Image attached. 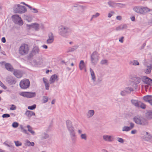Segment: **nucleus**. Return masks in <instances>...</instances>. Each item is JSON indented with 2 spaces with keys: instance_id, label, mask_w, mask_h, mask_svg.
I'll use <instances>...</instances> for the list:
<instances>
[{
  "instance_id": "1",
  "label": "nucleus",
  "mask_w": 152,
  "mask_h": 152,
  "mask_svg": "<svg viewBox=\"0 0 152 152\" xmlns=\"http://www.w3.org/2000/svg\"><path fill=\"white\" fill-rule=\"evenodd\" d=\"M133 120L137 124L142 126H147L148 124V121L146 119L139 115L134 117L133 118Z\"/></svg>"
},
{
  "instance_id": "2",
  "label": "nucleus",
  "mask_w": 152,
  "mask_h": 152,
  "mask_svg": "<svg viewBox=\"0 0 152 152\" xmlns=\"http://www.w3.org/2000/svg\"><path fill=\"white\" fill-rule=\"evenodd\" d=\"M133 10L137 13L142 15H145L151 11L147 7L143 6H135L133 8Z\"/></svg>"
},
{
  "instance_id": "3",
  "label": "nucleus",
  "mask_w": 152,
  "mask_h": 152,
  "mask_svg": "<svg viewBox=\"0 0 152 152\" xmlns=\"http://www.w3.org/2000/svg\"><path fill=\"white\" fill-rule=\"evenodd\" d=\"M14 12L15 13H23L27 11L26 8L24 6L19 4H16L13 8Z\"/></svg>"
},
{
  "instance_id": "4",
  "label": "nucleus",
  "mask_w": 152,
  "mask_h": 152,
  "mask_svg": "<svg viewBox=\"0 0 152 152\" xmlns=\"http://www.w3.org/2000/svg\"><path fill=\"white\" fill-rule=\"evenodd\" d=\"M29 51V48L27 44L21 45L19 49V53L22 55H25L27 54Z\"/></svg>"
},
{
  "instance_id": "5",
  "label": "nucleus",
  "mask_w": 152,
  "mask_h": 152,
  "mask_svg": "<svg viewBox=\"0 0 152 152\" xmlns=\"http://www.w3.org/2000/svg\"><path fill=\"white\" fill-rule=\"evenodd\" d=\"M11 18L12 21L15 24L20 26H22L23 24L22 19L18 15H13L12 16Z\"/></svg>"
},
{
  "instance_id": "6",
  "label": "nucleus",
  "mask_w": 152,
  "mask_h": 152,
  "mask_svg": "<svg viewBox=\"0 0 152 152\" xmlns=\"http://www.w3.org/2000/svg\"><path fill=\"white\" fill-rule=\"evenodd\" d=\"M59 31L61 35L65 37L69 33V28L66 26L61 25L59 27Z\"/></svg>"
},
{
  "instance_id": "7",
  "label": "nucleus",
  "mask_w": 152,
  "mask_h": 152,
  "mask_svg": "<svg viewBox=\"0 0 152 152\" xmlns=\"http://www.w3.org/2000/svg\"><path fill=\"white\" fill-rule=\"evenodd\" d=\"M134 127V124L132 122L128 121L126 124V126H124L122 128V131L128 132L132 129Z\"/></svg>"
},
{
  "instance_id": "8",
  "label": "nucleus",
  "mask_w": 152,
  "mask_h": 152,
  "mask_svg": "<svg viewBox=\"0 0 152 152\" xmlns=\"http://www.w3.org/2000/svg\"><path fill=\"white\" fill-rule=\"evenodd\" d=\"M30 82L28 79H25L20 81V87L23 89H26L29 86Z\"/></svg>"
},
{
  "instance_id": "9",
  "label": "nucleus",
  "mask_w": 152,
  "mask_h": 152,
  "mask_svg": "<svg viewBox=\"0 0 152 152\" xmlns=\"http://www.w3.org/2000/svg\"><path fill=\"white\" fill-rule=\"evenodd\" d=\"M49 131L48 129H47L45 131L42 132L40 135L39 136V138L41 140H46L50 137V136L48 133Z\"/></svg>"
},
{
  "instance_id": "10",
  "label": "nucleus",
  "mask_w": 152,
  "mask_h": 152,
  "mask_svg": "<svg viewBox=\"0 0 152 152\" xmlns=\"http://www.w3.org/2000/svg\"><path fill=\"white\" fill-rule=\"evenodd\" d=\"M91 62L94 64H96L99 60V56L97 53L96 51L94 52L91 56Z\"/></svg>"
},
{
  "instance_id": "11",
  "label": "nucleus",
  "mask_w": 152,
  "mask_h": 152,
  "mask_svg": "<svg viewBox=\"0 0 152 152\" xmlns=\"http://www.w3.org/2000/svg\"><path fill=\"white\" fill-rule=\"evenodd\" d=\"M20 95L23 96L28 98H31L34 97L36 96L35 92H22L20 93Z\"/></svg>"
},
{
  "instance_id": "12",
  "label": "nucleus",
  "mask_w": 152,
  "mask_h": 152,
  "mask_svg": "<svg viewBox=\"0 0 152 152\" xmlns=\"http://www.w3.org/2000/svg\"><path fill=\"white\" fill-rule=\"evenodd\" d=\"M142 81L148 85V87L149 86H152V80L147 77L143 76L142 77Z\"/></svg>"
},
{
  "instance_id": "13",
  "label": "nucleus",
  "mask_w": 152,
  "mask_h": 152,
  "mask_svg": "<svg viewBox=\"0 0 152 152\" xmlns=\"http://www.w3.org/2000/svg\"><path fill=\"white\" fill-rule=\"evenodd\" d=\"M39 48L38 47L35 46L32 49L31 52L29 54V57H31L34 56L38 54L39 52Z\"/></svg>"
},
{
  "instance_id": "14",
  "label": "nucleus",
  "mask_w": 152,
  "mask_h": 152,
  "mask_svg": "<svg viewBox=\"0 0 152 152\" xmlns=\"http://www.w3.org/2000/svg\"><path fill=\"white\" fill-rule=\"evenodd\" d=\"M69 132L70 137L73 141H74L76 139V136L75 132L74 129L73 127L68 129Z\"/></svg>"
},
{
  "instance_id": "15",
  "label": "nucleus",
  "mask_w": 152,
  "mask_h": 152,
  "mask_svg": "<svg viewBox=\"0 0 152 152\" xmlns=\"http://www.w3.org/2000/svg\"><path fill=\"white\" fill-rule=\"evenodd\" d=\"M58 78L57 75L56 74H54L52 75L50 77L49 80L50 83V84H52L55 82L58 81Z\"/></svg>"
},
{
  "instance_id": "16",
  "label": "nucleus",
  "mask_w": 152,
  "mask_h": 152,
  "mask_svg": "<svg viewBox=\"0 0 152 152\" xmlns=\"http://www.w3.org/2000/svg\"><path fill=\"white\" fill-rule=\"evenodd\" d=\"M137 87V84L135 83H134V84L133 86L132 87L131 86H128L125 88V89L126 90V92L128 94H129L130 93L131 91H133L134 90V88H135V89H136Z\"/></svg>"
},
{
  "instance_id": "17",
  "label": "nucleus",
  "mask_w": 152,
  "mask_h": 152,
  "mask_svg": "<svg viewBox=\"0 0 152 152\" xmlns=\"http://www.w3.org/2000/svg\"><path fill=\"white\" fill-rule=\"evenodd\" d=\"M48 38L46 41V42L48 44H50L53 43L54 41V36L52 32L48 34Z\"/></svg>"
},
{
  "instance_id": "18",
  "label": "nucleus",
  "mask_w": 152,
  "mask_h": 152,
  "mask_svg": "<svg viewBox=\"0 0 152 152\" xmlns=\"http://www.w3.org/2000/svg\"><path fill=\"white\" fill-rule=\"evenodd\" d=\"M95 114V111L93 110H90L88 111L86 113V115L88 119L91 118Z\"/></svg>"
},
{
  "instance_id": "19",
  "label": "nucleus",
  "mask_w": 152,
  "mask_h": 152,
  "mask_svg": "<svg viewBox=\"0 0 152 152\" xmlns=\"http://www.w3.org/2000/svg\"><path fill=\"white\" fill-rule=\"evenodd\" d=\"M42 59L41 58L38 57L35 59H33L31 61V63L34 65H37L40 64L42 62Z\"/></svg>"
},
{
  "instance_id": "20",
  "label": "nucleus",
  "mask_w": 152,
  "mask_h": 152,
  "mask_svg": "<svg viewBox=\"0 0 152 152\" xmlns=\"http://www.w3.org/2000/svg\"><path fill=\"white\" fill-rule=\"evenodd\" d=\"M152 69V67L151 65H146L145 66V68L143 71L145 73L149 74L151 72Z\"/></svg>"
},
{
  "instance_id": "21",
  "label": "nucleus",
  "mask_w": 152,
  "mask_h": 152,
  "mask_svg": "<svg viewBox=\"0 0 152 152\" xmlns=\"http://www.w3.org/2000/svg\"><path fill=\"white\" fill-rule=\"evenodd\" d=\"M13 74L18 78L21 77L22 76L21 72L19 70H15L14 71Z\"/></svg>"
},
{
  "instance_id": "22",
  "label": "nucleus",
  "mask_w": 152,
  "mask_h": 152,
  "mask_svg": "<svg viewBox=\"0 0 152 152\" xmlns=\"http://www.w3.org/2000/svg\"><path fill=\"white\" fill-rule=\"evenodd\" d=\"M7 81L10 85L15 84L16 82L15 79L11 77L7 78Z\"/></svg>"
},
{
  "instance_id": "23",
  "label": "nucleus",
  "mask_w": 152,
  "mask_h": 152,
  "mask_svg": "<svg viewBox=\"0 0 152 152\" xmlns=\"http://www.w3.org/2000/svg\"><path fill=\"white\" fill-rule=\"evenodd\" d=\"M90 71L91 77V79L93 80L94 83H95L96 78L95 73L93 70L91 68L90 69Z\"/></svg>"
},
{
  "instance_id": "24",
  "label": "nucleus",
  "mask_w": 152,
  "mask_h": 152,
  "mask_svg": "<svg viewBox=\"0 0 152 152\" xmlns=\"http://www.w3.org/2000/svg\"><path fill=\"white\" fill-rule=\"evenodd\" d=\"M152 138V136L148 133L146 132L145 134L143 136V138L145 141H148Z\"/></svg>"
},
{
  "instance_id": "25",
  "label": "nucleus",
  "mask_w": 152,
  "mask_h": 152,
  "mask_svg": "<svg viewBox=\"0 0 152 152\" xmlns=\"http://www.w3.org/2000/svg\"><path fill=\"white\" fill-rule=\"evenodd\" d=\"M131 102L132 104L135 107L138 108L139 107V103H140V101L137 100L132 99Z\"/></svg>"
},
{
  "instance_id": "26",
  "label": "nucleus",
  "mask_w": 152,
  "mask_h": 152,
  "mask_svg": "<svg viewBox=\"0 0 152 152\" xmlns=\"http://www.w3.org/2000/svg\"><path fill=\"white\" fill-rule=\"evenodd\" d=\"M43 81L45 84L46 89L47 90H49L50 85L48 79L46 78H43Z\"/></svg>"
},
{
  "instance_id": "27",
  "label": "nucleus",
  "mask_w": 152,
  "mask_h": 152,
  "mask_svg": "<svg viewBox=\"0 0 152 152\" xmlns=\"http://www.w3.org/2000/svg\"><path fill=\"white\" fill-rule=\"evenodd\" d=\"M127 25L125 24L124 25H121L120 26L117 27L115 29L116 31H118L120 30H122L124 29H126L127 28Z\"/></svg>"
},
{
  "instance_id": "28",
  "label": "nucleus",
  "mask_w": 152,
  "mask_h": 152,
  "mask_svg": "<svg viewBox=\"0 0 152 152\" xmlns=\"http://www.w3.org/2000/svg\"><path fill=\"white\" fill-rule=\"evenodd\" d=\"M5 67L6 69L10 71H12L13 68L12 65L9 63H6L5 64Z\"/></svg>"
},
{
  "instance_id": "29",
  "label": "nucleus",
  "mask_w": 152,
  "mask_h": 152,
  "mask_svg": "<svg viewBox=\"0 0 152 152\" xmlns=\"http://www.w3.org/2000/svg\"><path fill=\"white\" fill-rule=\"evenodd\" d=\"M152 99V96L148 95L143 97L144 100L146 102H148L149 103Z\"/></svg>"
},
{
  "instance_id": "30",
  "label": "nucleus",
  "mask_w": 152,
  "mask_h": 152,
  "mask_svg": "<svg viewBox=\"0 0 152 152\" xmlns=\"http://www.w3.org/2000/svg\"><path fill=\"white\" fill-rule=\"evenodd\" d=\"M79 66L80 69L81 70L86 68V65L84 64L83 61L81 60L80 61Z\"/></svg>"
},
{
  "instance_id": "31",
  "label": "nucleus",
  "mask_w": 152,
  "mask_h": 152,
  "mask_svg": "<svg viewBox=\"0 0 152 152\" xmlns=\"http://www.w3.org/2000/svg\"><path fill=\"white\" fill-rule=\"evenodd\" d=\"M25 145L28 146H33L34 145V143L33 142H30L28 140H27L25 141Z\"/></svg>"
},
{
  "instance_id": "32",
  "label": "nucleus",
  "mask_w": 152,
  "mask_h": 152,
  "mask_svg": "<svg viewBox=\"0 0 152 152\" xmlns=\"http://www.w3.org/2000/svg\"><path fill=\"white\" fill-rule=\"evenodd\" d=\"M25 114L29 118H30L32 115H35L34 113L29 110L27 111L25 113Z\"/></svg>"
},
{
  "instance_id": "33",
  "label": "nucleus",
  "mask_w": 152,
  "mask_h": 152,
  "mask_svg": "<svg viewBox=\"0 0 152 152\" xmlns=\"http://www.w3.org/2000/svg\"><path fill=\"white\" fill-rule=\"evenodd\" d=\"M78 46L77 45H76L70 48L67 51V53L70 52H73L78 48Z\"/></svg>"
},
{
  "instance_id": "34",
  "label": "nucleus",
  "mask_w": 152,
  "mask_h": 152,
  "mask_svg": "<svg viewBox=\"0 0 152 152\" xmlns=\"http://www.w3.org/2000/svg\"><path fill=\"white\" fill-rule=\"evenodd\" d=\"M32 28H34L35 31H38L39 29V25L37 23H32Z\"/></svg>"
},
{
  "instance_id": "35",
  "label": "nucleus",
  "mask_w": 152,
  "mask_h": 152,
  "mask_svg": "<svg viewBox=\"0 0 152 152\" xmlns=\"http://www.w3.org/2000/svg\"><path fill=\"white\" fill-rule=\"evenodd\" d=\"M112 136L109 135H104L103 136V139L106 141H111V138Z\"/></svg>"
},
{
  "instance_id": "36",
  "label": "nucleus",
  "mask_w": 152,
  "mask_h": 152,
  "mask_svg": "<svg viewBox=\"0 0 152 152\" xmlns=\"http://www.w3.org/2000/svg\"><path fill=\"white\" fill-rule=\"evenodd\" d=\"M108 4L109 6L112 7H115L117 4L115 3V2L111 1H109L108 2Z\"/></svg>"
},
{
  "instance_id": "37",
  "label": "nucleus",
  "mask_w": 152,
  "mask_h": 152,
  "mask_svg": "<svg viewBox=\"0 0 152 152\" xmlns=\"http://www.w3.org/2000/svg\"><path fill=\"white\" fill-rule=\"evenodd\" d=\"M80 137L82 140H84L85 141H86L87 140V134L85 133L81 134L80 135Z\"/></svg>"
},
{
  "instance_id": "38",
  "label": "nucleus",
  "mask_w": 152,
  "mask_h": 152,
  "mask_svg": "<svg viewBox=\"0 0 152 152\" xmlns=\"http://www.w3.org/2000/svg\"><path fill=\"white\" fill-rule=\"evenodd\" d=\"M100 64L102 65H107L108 64V61L107 59H103L101 61Z\"/></svg>"
},
{
  "instance_id": "39",
  "label": "nucleus",
  "mask_w": 152,
  "mask_h": 152,
  "mask_svg": "<svg viewBox=\"0 0 152 152\" xmlns=\"http://www.w3.org/2000/svg\"><path fill=\"white\" fill-rule=\"evenodd\" d=\"M27 128L28 129V131L30 132L32 134L34 135L35 134L34 131L32 130V127L29 125L27 126Z\"/></svg>"
},
{
  "instance_id": "40",
  "label": "nucleus",
  "mask_w": 152,
  "mask_h": 152,
  "mask_svg": "<svg viewBox=\"0 0 152 152\" xmlns=\"http://www.w3.org/2000/svg\"><path fill=\"white\" fill-rule=\"evenodd\" d=\"M67 129L73 127L72 124L71 122L69 120H67L66 121Z\"/></svg>"
},
{
  "instance_id": "41",
  "label": "nucleus",
  "mask_w": 152,
  "mask_h": 152,
  "mask_svg": "<svg viewBox=\"0 0 152 152\" xmlns=\"http://www.w3.org/2000/svg\"><path fill=\"white\" fill-rule=\"evenodd\" d=\"M147 117L148 119L152 118V111H149L147 112L146 114Z\"/></svg>"
},
{
  "instance_id": "42",
  "label": "nucleus",
  "mask_w": 152,
  "mask_h": 152,
  "mask_svg": "<svg viewBox=\"0 0 152 152\" xmlns=\"http://www.w3.org/2000/svg\"><path fill=\"white\" fill-rule=\"evenodd\" d=\"M14 142L16 146L17 147L20 146L22 145V143L19 141H15Z\"/></svg>"
},
{
  "instance_id": "43",
  "label": "nucleus",
  "mask_w": 152,
  "mask_h": 152,
  "mask_svg": "<svg viewBox=\"0 0 152 152\" xmlns=\"http://www.w3.org/2000/svg\"><path fill=\"white\" fill-rule=\"evenodd\" d=\"M140 107L142 109H145L146 107L145 104L140 102V103H139V107Z\"/></svg>"
},
{
  "instance_id": "44",
  "label": "nucleus",
  "mask_w": 152,
  "mask_h": 152,
  "mask_svg": "<svg viewBox=\"0 0 152 152\" xmlns=\"http://www.w3.org/2000/svg\"><path fill=\"white\" fill-rule=\"evenodd\" d=\"M133 80L136 82L137 83H140V78L138 77H134Z\"/></svg>"
},
{
  "instance_id": "45",
  "label": "nucleus",
  "mask_w": 152,
  "mask_h": 152,
  "mask_svg": "<svg viewBox=\"0 0 152 152\" xmlns=\"http://www.w3.org/2000/svg\"><path fill=\"white\" fill-rule=\"evenodd\" d=\"M42 100L43 102L44 103L47 102L48 100V97L45 96H43L42 97Z\"/></svg>"
},
{
  "instance_id": "46",
  "label": "nucleus",
  "mask_w": 152,
  "mask_h": 152,
  "mask_svg": "<svg viewBox=\"0 0 152 152\" xmlns=\"http://www.w3.org/2000/svg\"><path fill=\"white\" fill-rule=\"evenodd\" d=\"M128 94L126 92V90L125 89L123 91H122L120 93V94L122 96H125L126 95V94Z\"/></svg>"
},
{
  "instance_id": "47",
  "label": "nucleus",
  "mask_w": 152,
  "mask_h": 152,
  "mask_svg": "<svg viewBox=\"0 0 152 152\" xmlns=\"http://www.w3.org/2000/svg\"><path fill=\"white\" fill-rule=\"evenodd\" d=\"M36 105L34 104L33 105L28 106V108L29 110H33L36 108Z\"/></svg>"
},
{
  "instance_id": "48",
  "label": "nucleus",
  "mask_w": 152,
  "mask_h": 152,
  "mask_svg": "<svg viewBox=\"0 0 152 152\" xmlns=\"http://www.w3.org/2000/svg\"><path fill=\"white\" fill-rule=\"evenodd\" d=\"M117 140L118 142L121 143H123L124 142V139L120 137L117 138Z\"/></svg>"
},
{
  "instance_id": "49",
  "label": "nucleus",
  "mask_w": 152,
  "mask_h": 152,
  "mask_svg": "<svg viewBox=\"0 0 152 152\" xmlns=\"http://www.w3.org/2000/svg\"><path fill=\"white\" fill-rule=\"evenodd\" d=\"M73 7H77L78 9H83V6L78 5L77 4H75Z\"/></svg>"
},
{
  "instance_id": "50",
  "label": "nucleus",
  "mask_w": 152,
  "mask_h": 152,
  "mask_svg": "<svg viewBox=\"0 0 152 152\" xmlns=\"http://www.w3.org/2000/svg\"><path fill=\"white\" fill-rule=\"evenodd\" d=\"M19 124L16 122H13L12 125V126L14 128H16L18 126Z\"/></svg>"
},
{
  "instance_id": "51",
  "label": "nucleus",
  "mask_w": 152,
  "mask_h": 152,
  "mask_svg": "<svg viewBox=\"0 0 152 152\" xmlns=\"http://www.w3.org/2000/svg\"><path fill=\"white\" fill-rule=\"evenodd\" d=\"M11 107L10 108V110H15L16 109V107L14 104H12L11 105Z\"/></svg>"
},
{
  "instance_id": "52",
  "label": "nucleus",
  "mask_w": 152,
  "mask_h": 152,
  "mask_svg": "<svg viewBox=\"0 0 152 152\" xmlns=\"http://www.w3.org/2000/svg\"><path fill=\"white\" fill-rule=\"evenodd\" d=\"M102 80V79L101 78H99L98 79L97 82L95 81V83H94L95 84H97L100 83Z\"/></svg>"
},
{
  "instance_id": "53",
  "label": "nucleus",
  "mask_w": 152,
  "mask_h": 152,
  "mask_svg": "<svg viewBox=\"0 0 152 152\" xmlns=\"http://www.w3.org/2000/svg\"><path fill=\"white\" fill-rule=\"evenodd\" d=\"M133 65L134 66H138L139 65V63L137 60H133Z\"/></svg>"
},
{
  "instance_id": "54",
  "label": "nucleus",
  "mask_w": 152,
  "mask_h": 152,
  "mask_svg": "<svg viewBox=\"0 0 152 152\" xmlns=\"http://www.w3.org/2000/svg\"><path fill=\"white\" fill-rule=\"evenodd\" d=\"M99 14L98 13H96L95 15H93L92 16V17L91 19L93 18H96L99 15Z\"/></svg>"
},
{
  "instance_id": "55",
  "label": "nucleus",
  "mask_w": 152,
  "mask_h": 152,
  "mask_svg": "<svg viewBox=\"0 0 152 152\" xmlns=\"http://www.w3.org/2000/svg\"><path fill=\"white\" fill-rule=\"evenodd\" d=\"M0 86L4 89H7V87L0 81Z\"/></svg>"
},
{
  "instance_id": "56",
  "label": "nucleus",
  "mask_w": 152,
  "mask_h": 152,
  "mask_svg": "<svg viewBox=\"0 0 152 152\" xmlns=\"http://www.w3.org/2000/svg\"><path fill=\"white\" fill-rule=\"evenodd\" d=\"M2 117L3 118H8L10 117V115L8 114H4L2 115Z\"/></svg>"
},
{
  "instance_id": "57",
  "label": "nucleus",
  "mask_w": 152,
  "mask_h": 152,
  "mask_svg": "<svg viewBox=\"0 0 152 152\" xmlns=\"http://www.w3.org/2000/svg\"><path fill=\"white\" fill-rule=\"evenodd\" d=\"M124 37H121V38H119V42L121 43H123L124 42Z\"/></svg>"
},
{
  "instance_id": "58",
  "label": "nucleus",
  "mask_w": 152,
  "mask_h": 152,
  "mask_svg": "<svg viewBox=\"0 0 152 152\" xmlns=\"http://www.w3.org/2000/svg\"><path fill=\"white\" fill-rule=\"evenodd\" d=\"M137 132V131L136 129H133L131 131V133L132 134H135Z\"/></svg>"
},
{
  "instance_id": "59",
  "label": "nucleus",
  "mask_w": 152,
  "mask_h": 152,
  "mask_svg": "<svg viewBox=\"0 0 152 152\" xmlns=\"http://www.w3.org/2000/svg\"><path fill=\"white\" fill-rule=\"evenodd\" d=\"M118 4L116 5V6L120 7H122L124 6H125V5L121 3H117Z\"/></svg>"
},
{
  "instance_id": "60",
  "label": "nucleus",
  "mask_w": 152,
  "mask_h": 152,
  "mask_svg": "<svg viewBox=\"0 0 152 152\" xmlns=\"http://www.w3.org/2000/svg\"><path fill=\"white\" fill-rule=\"evenodd\" d=\"M114 12L113 11L111 12H110L109 13L108 15V18H110L111 17L112 15L113 14H114Z\"/></svg>"
},
{
  "instance_id": "61",
  "label": "nucleus",
  "mask_w": 152,
  "mask_h": 152,
  "mask_svg": "<svg viewBox=\"0 0 152 152\" xmlns=\"http://www.w3.org/2000/svg\"><path fill=\"white\" fill-rule=\"evenodd\" d=\"M116 18L117 20H121L122 19V17L121 16H118L116 17Z\"/></svg>"
},
{
  "instance_id": "62",
  "label": "nucleus",
  "mask_w": 152,
  "mask_h": 152,
  "mask_svg": "<svg viewBox=\"0 0 152 152\" xmlns=\"http://www.w3.org/2000/svg\"><path fill=\"white\" fill-rule=\"evenodd\" d=\"M78 133L80 135H81V134H83V133H82V131L80 129H79L78 131Z\"/></svg>"
},
{
  "instance_id": "63",
  "label": "nucleus",
  "mask_w": 152,
  "mask_h": 152,
  "mask_svg": "<svg viewBox=\"0 0 152 152\" xmlns=\"http://www.w3.org/2000/svg\"><path fill=\"white\" fill-rule=\"evenodd\" d=\"M33 12L34 13H37L38 12L37 10L35 8H33Z\"/></svg>"
},
{
  "instance_id": "64",
  "label": "nucleus",
  "mask_w": 152,
  "mask_h": 152,
  "mask_svg": "<svg viewBox=\"0 0 152 152\" xmlns=\"http://www.w3.org/2000/svg\"><path fill=\"white\" fill-rule=\"evenodd\" d=\"M32 23L31 25L27 24L26 25V26H27V27H28L29 29H30L31 27L32 28Z\"/></svg>"
}]
</instances>
